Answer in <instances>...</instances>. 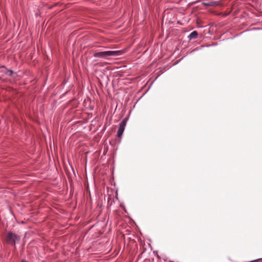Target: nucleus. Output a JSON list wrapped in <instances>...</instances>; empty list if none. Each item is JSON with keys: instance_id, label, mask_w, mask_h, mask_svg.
<instances>
[{"instance_id": "nucleus-1", "label": "nucleus", "mask_w": 262, "mask_h": 262, "mask_svg": "<svg viewBox=\"0 0 262 262\" xmlns=\"http://www.w3.org/2000/svg\"><path fill=\"white\" fill-rule=\"evenodd\" d=\"M122 51H107L96 52L94 54V57L106 59L108 56H119L122 54Z\"/></svg>"}, {"instance_id": "nucleus-2", "label": "nucleus", "mask_w": 262, "mask_h": 262, "mask_svg": "<svg viewBox=\"0 0 262 262\" xmlns=\"http://www.w3.org/2000/svg\"><path fill=\"white\" fill-rule=\"evenodd\" d=\"M20 239V236L12 232H8L6 235V240L9 244H16Z\"/></svg>"}, {"instance_id": "nucleus-3", "label": "nucleus", "mask_w": 262, "mask_h": 262, "mask_svg": "<svg viewBox=\"0 0 262 262\" xmlns=\"http://www.w3.org/2000/svg\"><path fill=\"white\" fill-rule=\"evenodd\" d=\"M125 127L119 125V128L117 132L118 137L120 138L122 136V135L124 131Z\"/></svg>"}, {"instance_id": "nucleus-4", "label": "nucleus", "mask_w": 262, "mask_h": 262, "mask_svg": "<svg viewBox=\"0 0 262 262\" xmlns=\"http://www.w3.org/2000/svg\"><path fill=\"white\" fill-rule=\"evenodd\" d=\"M198 36V33L197 32V31H193L192 32H191L188 36V38L190 39H195V38H196Z\"/></svg>"}, {"instance_id": "nucleus-5", "label": "nucleus", "mask_w": 262, "mask_h": 262, "mask_svg": "<svg viewBox=\"0 0 262 262\" xmlns=\"http://www.w3.org/2000/svg\"><path fill=\"white\" fill-rule=\"evenodd\" d=\"M153 252L155 254V255H156L158 258L163 259L165 261L167 260V258L165 255H162L161 256H160L159 255V254H158L157 251H154Z\"/></svg>"}, {"instance_id": "nucleus-6", "label": "nucleus", "mask_w": 262, "mask_h": 262, "mask_svg": "<svg viewBox=\"0 0 262 262\" xmlns=\"http://www.w3.org/2000/svg\"><path fill=\"white\" fill-rule=\"evenodd\" d=\"M128 120V118H125L123 120L119 123V125L125 127L126 123Z\"/></svg>"}, {"instance_id": "nucleus-7", "label": "nucleus", "mask_w": 262, "mask_h": 262, "mask_svg": "<svg viewBox=\"0 0 262 262\" xmlns=\"http://www.w3.org/2000/svg\"><path fill=\"white\" fill-rule=\"evenodd\" d=\"M128 120V118H125L123 120L119 123V125L125 127L126 123Z\"/></svg>"}, {"instance_id": "nucleus-8", "label": "nucleus", "mask_w": 262, "mask_h": 262, "mask_svg": "<svg viewBox=\"0 0 262 262\" xmlns=\"http://www.w3.org/2000/svg\"><path fill=\"white\" fill-rule=\"evenodd\" d=\"M13 73V71L11 70H8L7 72V74L9 76H12Z\"/></svg>"}, {"instance_id": "nucleus-9", "label": "nucleus", "mask_w": 262, "mask_h": 262, "mask_svg": "<svg viewBox=\"0 0 262 262\" xmlns=\"http://www.w3.org/2000/svg\"><path fill=\"white\" fill-rule=\"evenodd\" d=\"M21 262H28L27 260H25V259H23L21 260Z\"/></svg>"}, {"instance_id": "nucleus-10", "label": "nucleus", "mask_w": 262, "mask_h": 262, "mask_svg": "<svg viewBox=\"0 0 262 262\" xmlns=\"http://www.w3.org/2000/svg\"><path fill=\"white\" fill-rule=\"evenodd\" d=\"M150 248V250H152V247L151 246H150L149 247Z\"/></svg>"}, {"instance_id": "nucleus-11", "label": "nucleus", "mask_w": 262, "mask_h": 262, "mask_svg": "<svg viewBox=\"0 0 262 262\" xmlns=\"http://www.w3.org/2000/svg\"><path fill=\"white\" fill-rule=\"evenodd\" d=\"M171 262H174V261H171Z\"/></svg>"}]
</instances>
